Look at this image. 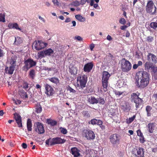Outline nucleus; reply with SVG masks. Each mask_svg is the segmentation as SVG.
<instances>
[{
  "instance_id": "obj_1",
  "label": "nucleus",
  "mask_w": 157,
  "mask_h": 157,
  "mask_svg": "<svg viewBox=\"0 0 157 157\" xmlns=\"http://www.w3.org/2000/svg\"><path fill=\"white\" fill-rule=\"evenodd\" d=\"M149 74L144 71H138L136 73V82L137 86L140 88H144L147 86L149 83Z\"/></svg>"
},
{
  "instance_id": "obj_2",
  "label": "nucleus",
  "mask_w": 157,
  "mask_h": 157,
  "mask_svg": "<svg viewBox=\"0 0 157 157\" xmlns=\"http://www.w3.org/2000/svg\"><path fill=\"white\" fill-rule=\"evenodd\" d=\"M131 101L135 103V107L136 109H138L142 106L143 101L140 98L139 95L135 93H132L131 95Z\"/></svg>"
},
{
  "instance_id": "obj_3",
  "label": "nucleus",
  "mask_w": 157,
  "mask_h": 157,
  "mask_svg": "<svg viewBox=\"0 0 157 157\" xmlns=\"http://www.w3.org/2000/svg\"><path fill=\"white\" fill-rule=\"evenodd\" d=\"M24 64L25 65L22 67V70L27 72L29 69L35 66L36 65V62L30 58L25 60L24 62Z\"/></svg>"
},
{
  "instance_id": "obj_4",
  "label": "nucleus",
  "mask_w": 157,
  "mask_h": 157,
  "mask_svg": "<svg viewBox=\"0 0 157 157\" xmlns=\"http://www.w3.org/2000/svg\"><path fill=\"white\" fill-rule=\"evenodd\" d=\"M132 65L130 62L125 58H123L121 61V68L124 72L129 71L132 68Z\"/></svg>"
},
{
  "instance_id": "obj_5",
  "label": "nucleus",
  "mask_w": 157,
  "mask_h": 157,
  "mask_svg": "<svg viewBox=\"0 0 157 157\" xmlns=\"http://www.w3.org/2000/svg\"><path fill=\"white\" fill-rule=\"evenodd\" d=\"M156 8L152 0L148 1L146 6V10L147 13L151 15L155 14Z\"/></svg>"
},
{
  "instance_id": "obj_6",
  "label": "nucleus",
  "mask_w": 157,
  "mask_h": 157,
  "mask_svg": "<svg viewBox=\"0 0 157 157\" xmlns=\"http://www.w3.org/2000/svg\"><path fill=\"white\" fill-rule=\"evenodd\" d=\"M87 80V77L86 75L84 74L79 75L77 79L78 85H80V87L82 88L85 87Z\"/></svg>"
},
{
  "instance_id": "obj_7",
  "label": "nucleus",
  "mask_w": 157,
  "mask_h": 157,
  "mask_svg": "<svg viewBox=\"0 0 157 157\" xmlns=\"http://www.w3.org/2000/svg\"><path fill=\"white\" fill-rule=\"evenodd\" d=\"M110 75L107 72L104 71L102 73V83L104 88L107 89L108 85V80Z\"/></svg>"
},
{
  "instance_id": "obj_8",
  "label": "nucleus",
  "mask_w": 157,
  "mask_h": 157,
  "mask_svg": "<svg viewBox=\"0 0 157 157\" xmlns=\"http://www.w3.org/2000/svg\"><path fill=\"white\" fill-rule=\"evenodd\" d=\"M83 135L87 140H91L94 139L95 137L94 132L89 129H84L83 131Z\"/></svg>"
},
{
  "instance_id": "obj_9",
  "label": "nucleus",
  "mask_w": 157,
  "mask_h": 157,
  "mask_svg": "<svg viewBox=\"0 0 157 157\" xmlns=\"http://www.w3.org/2000/svg\"><path fill=\"white\" fill-rule=\"evenodd\" d=\"M47 44L41 40L36 41L34 43L35 48L37 51H39L46 47Z\"/></svg>"
},
{
  "instance_id": "obj_10",
  "label": "nucleus",
  "mask_w": 157,
  "mask_h": 157,
  "mask_svg": "<svg viewBox=\"0 0 157 157\" xmlns=\"http://www.w3.org/2000/svg\"><path fill=\"white\" fill-rule=\"evenodd\" d=\"M120 140V136L117 134H114L110 137V141L113 146L119 144Z\"/></svg>"
},
{
  "instance_id": "obj_11",
  "label": "nucleus",
  "mask_w": 157,
  "mask_h": 157,
  "mask_svg": "<svg viewBox=\"0 0 157 157\" xmlns=\"http://www.w3.org/2000/svg\"><path fill=\"white\" fill-rule=\"evenodd\" d=\"M133 152L135 155V157H145L144 149L142 148L139 147L134 149Z\"/></svg>"
},
{
  "instance_id": "obj_12",
  "label": "nucleus",
  "mask_w": 157,
  "mask_h": 157,
  "mask_svg": "<svg viewBox=\"0 0 157 157\" xmlns=\"http://www.w3.org/2000/svg\"><path fill=\"white\" fill-rule=\"evenodd\" d=\"M45 93L48 96H52L55 93V91L53 87L48 84L45 85Z\"/></svg>"
},
{
  "instance_id": "obj_13",
  "label": "nucleus",
  "mask_w": 157,
  "mask_h": 157,
  "mask_svg": "<svg viewBox=\"0 0 157 157\" xmlns=\"http://www.w3.org/2000/svg\"><path fill=\"white\" fill-rule=\"evenodd\" d=\"M52 139V144L53 145L63 144L65 141V140L59 137L53 138Z\"/></svg>"
},
{
  "instance_id": "obj_14",
  "label": "nucleus",
  "mask_w": 157,
  "mask_h": 157,
  "mask_svg": "<svg viewBox=\"0 0 157 157\" xmlns=\"http://www.w3.org/2000/svg\"><path fill=\"white\" fill-rule=\"evenodd\" d=\"M94 64L92 62L88 63L85 64L83 67L84 71L86 72L89 73L90 72L92 69Z\"/></svg>"
},
{
  "instance_id": "obj_15",
  "label": "nucleus",
  "mask_w": 157,
  "mask_h": 157,
  "mask_svg": "<svg viewBox=\"0 0 157 157\" xmlns=\"http://www.w3.org/2000/svg\"><path fill=\"white\" fill-rule=\"evenodd\" d=\"M147 59L149 61H151L153 63H157V56L151 53H148L147 55Z\"/></svg>"
},
{
  "instance_id": "obj_16",
  "label": "nucleus",
  "mask_w": 157,
  "mask_h": 157,
  "mask_svg": "<svg viewBox=\"0 0 157 157\" xmlns=\"http://www.w3.org/2000/svg\"><path fill=\"white\" fill-rule=\"evenodd\" d=\"M14 118L18 125V127H22V125L21 122V118L20 115L19 114L15 113L14 114Z\"/></svg>"
},
{
  "instance_id": "obj_17",
  "label": "nucleus",
  "mask_w": 157,
  "mask_h": 157,
  "mask_svg": "<svg viewBox=\"0 0 157 157\" xmlns=\"http://www.w3.org/2000/svg\"><path fill=\"white\" fill-rule=\"evenodd\" d=\"M90 122L92 124L98 125L100 128L102 127V121L100 120L94 119H92Z\"/></svg>"
},
{
  "instance_id": "obj_18",
  "label": "nucleus",
  "mask_w": 157,
  "mask_h": 157,
  "mask_svg": "<svg viewBox=\"0 0 157 157\" xmlns=\"http://www.w3.org/2000/svg\"><path fill=\"white\" fill-rule=\"evenodd\" d=\"M46 123L51 127H55L57 124V122L51 118H48L46 119Z\"/></svg>"
},
{
  "instance_id": "obj_19",
  "label": "nucleus",
  "mask_w": 157,
  "mask_h": 157,
  "mask_svg": "<svg viewBox=\"0 0 157 157\" xmlns=\"http://www.w3.org/2000/svg\"><path fill=\"white\" fill-rule=\"evenodd\" d=\"M71 153L74 155V157H78L79 156L80 154L79 151L76 147H73L71 149Z\"/></svg>"
},
{
  "instance_id": "obj_20",
  "label": "nucleus",
  "mask_w": 157,
  "mask_h": 157,
  "mask_svg": "<svg viewBox=\"0 0 157 157\" xmlns=\"http://www.w3.org/2000/svg\"><path fill=\"white\" fill-rule=\"evenodd\" d=\"M15 41L13 43L14 45H19L22 43L23 41L22 38L20 37L17 36L15 37Z\"/></svg>"
},
{
  "instance_id": "obj_21",
  "label": "nucleus",
  "mask_w": 157,
  "mask_h": 157,
  "mask_svg": "<svg viewBox=\"0 0 157 157\" xmlns=\"http://www.w3.org/2000/svg\"><path fill=\"white\" fill-rule=\"evenodd\" d=\"M15 68L10 66L8 67H6L5 69V71L6 73L8 74L9 75H12L15 70Z\"/></svg>"
},
{
  "instance_id": "obj_22",
  "label": "nucleus",
  "mask_w": 157,
  "mask_h": 157,
  "mask_svg": "<svg viewBox=\"0 0 157 157\" xmlns=\"http://www.w3.org/2000/svg\"><path fill=\"white\" fill-rule=\"evenodd\" d=\"M121 109L124 112H128L130 110L131 106L128 103H126L125 105L121 106Z\"/></svg>"
},
{
  "instance_id": "obj_23",
  "label": "nucleus",
  "mask_w": 157,
  "mask_h": 157,
  "mask_svg": "<svg viewBox=\"0 0 157 157\" xmlns=\"http://www.w3.org/2000/svg\"><path fill=\"white\" fill-rule=\"evenodd\" d=\"M19 94L21 97L22 98H28L27 93L22 89L20 90H19Z\"/></svg>"
},
{
  "instance_id": "obj_24",
  "label": "nucleus",
  "mask_w": 157,
  "mask_h": 157,
  "mask_svg": "<svg viewBox=\"0 0 157 157\" xmlns=\"http://www.w3.org/2000/svg\"><path fill=\"white\" fill-rule=\"evenodd\" d=\"M152 65V63L150 62H146L144 64L145 70L149 71L150 70Z\"/></svg>"
},
{
  "instance_id": "obj_25",
  "label": "nucleus",
  "mask_w": 157,
  "mask_h": 157,
  "mask_svg": "<svg viewBox=\"0 0 157 157\" xmlns=\"http://www.w3.org/2000/svg\"><path fill=\"white\" fill-rule=\"evenodd\" d=\"M44 53L46 56H51V55L52 54L54 53L53 50L51 48H49L45 50H44Z\"/></svg>"
},
{
  "instance_id": "obj_26",
  "label": "nucleus",
  "mask_w": 157,
  "mask_h": 157,
  "mask_svg": "<svg viewBox=\"0 0 157 157\" xmlns=\"http://www.w3.org/2000/svg\"><path fill=\"white\" fill-rule=\"evenodd\" d=\"M88 101L91 104H97V98H95L94 97H91L88 98Z\"/></svg>"
},
{
  "instance_id": "obj_27",
  "label": "nucleus",
  "mask_w": 157,
  "mask_h": 157,
  "mask_svg": "<svg viewBox=\"0 0 157 157\" xmlns=\"http://www.w3.org/2000/svg\"><path fill=\"white\" fill-rule=\"evenodd\" d=\"M48 80L51 82L57 85L59 83V79L56 77H53L48 78Z\"/></svg>"
},
{
  "instance_id": "obj_28",
  "label": "nucleus",
  "mask_w": 157,
  "mask_h": 157,
  "mask_svg": "<svg viewBox=\"0 0 157 157\" xmlns=\"http://www.w3.org/2000/svg\"><path fill=\"white\" fill-rule=\"evenodd\" d=\"M75 17L77 20L80 22H84L86 20V19L85 17H82L79 14L76 15Z\"/></svg>"
},
{
  "instance_id": "obj_29",
  "label": "nucleus",
  "mask_w": 157,
  "mask_h": 157,
  "mask_svg": "<svg viewBox=\"0 0 157 157\" xmlns=\"http://www.w3.org/2000/svg\"><path fill=\"white\" fill-rule=\"evenodd\" d=\"M44 52V50L38 52L37 53V57L38 58L41 59L42 58L45 57L46 56Z\"/></svg>"
},
{
  "instance_id": "obj_30",
  "label": "nucleus",
  "mask_w": 157,
  "mask_h": 157,
  "mask_svg": "<svg viewBox=\"0 0 157 157\" xmlns=\"http://www.w3.org/2000/svg\"><path fill=\"white\" fill-rule=\"evenodd\" d=\"M10 67L15 68L16 65V61L15 60L11 58L10 61Z\"/></svg>"
},
{
  "instance_id": "obj_31",
  "label": "nucleus",
  "mask_w": 157,
  "mask_h": 157,
  "mask_svg": "<svg viewBox=\"0 0 157 157\" xmlns=\"http://www.w3.org/2000/svg\"><path fill=\"white\" fill-rule=\"evenodd\" d=\"M152 109V107L149 105H147L146 107V110L147 113V116L149 117L151 116V111Z\"/></svg>"
},
{
  "instance_id": "obj_32",
  "label": "nucleus",
  "mask_w": 157,
  "mask_h": 157,
  "mask_svg": "<svg viewBox=\"0 0 157 157\" xmlns=\"http://www.w3.org/2000/svg\"><path fill=\"white\" fill-rule=\"evenodd\" d=\"M97 103H98L99 104L104 105L105 103V101L104 98L100 97L97 98Z\"/></svg>"
},
{
  "instance_id": "obj_33",
  "label": "nucleus",
  "mask_w": 157,
  "mask_h": 157,
  "mask_svg": "<svg viewBox=\"0 0 157 157\" xmlns=\"http://www.w3.org/2000/svg\"><path fill=\"white\" fill-rule=\"evenodd\" d=\"M136 116V114L133 115L132 117L127 119L126 120V122L127 124H130L135 119Z\"/></svg>"
},
{
  "instance_id": "obj_34",
  "label": "nucleus",
  "mask_w": 157,
  "mask_h": 157,
  "mask_svg": "<svg viewBox=\"0 0 157 157\" xmlns=\"http://www.w3.org/2000/svg\"><path fill=\"white\" fill-rule=\"evenodd\" d=\"M36 112L37 113H40L42 111V108L40 104L37 103L36 105Z\"/></svg>"
},
{
  "instance_id": "obj_35",
  "label": "nucleus",
  "mask_w": 157,
  "mask_h": 157,
  "mask_svg": "<svg viewBox=\"0 0 157 157\" xmlns=\"http://www.w3.org/2000/svg\"><path fill=\"white\" fill-rule=\"evenodd\" d=\"M150 26L151 28L155 29L157 28V22H151L150 23Z\"/></svg>"
},
{
  "instance_id": "obj_36",
  "label": "nucleus",
  "mask_w": 157,
  "mask_h": 157,
  "mask_svg": "<svg viewBox=\"0 0 157 157\" xmlns=\"http://www.w3.org/2000/svg\"><path fill=\"white\" fill-rule=\"evenodd\" d=\"M29 75L30 78L33 79H34L35 76V70L33 69L31 70L29 72Z\"/></svg>"
},
{
  "instance_id": "obj_37",
  "label": "nucleus",
  "mask_w": 157,
  "mask_h": 157,
  "mask_svg": "<svg viewBox=\"0 0 157 157\" xmlns=\"http://www.w3.org/2000/svg\"><path fill=\"white\" fill-rule=\"evenodd\" d=\"M66 89L67 91H69L70 93L75 94L76 92V91L75 90L72 89L69 85L66 87Z\"/></svg>"
},
{
  "instance_id": "obj_38",
  "label": "nucleus",
  "mask_w": 157,
  "mask_h": 157,
  "mask_svg": "<svg viewBox=\"0 0 157 157\" xmlns=\"http://www.w3.org/2000/svg\"><path fill=\"white\" fill-rule=\"evenodd\" d=\"M82 113L83 116L85 117L88 118L90 117V115L87 111L83 110Z\"/></svg>"
},
{
  "instance_id": "obj_39",
  "label": "nucleus",
  "mask_w": 157,
  "mask_h": 157,
  "mask_svg": "<svg viewBox=\"0 0 157 157\" xmlns=\"http://www.w3.org/2000/svg\"><path fill=\"white\" fill-rule=\"evenodd\" d=\"M22 86L23 88L26 90H27V89L29 87L28 83L25 81L23 82Z\"/></svg>"
},
{
  "instance_id": "obj_40",
  "label": "nucleus",
  "mask_w": 157,
  "mask_h": 157,
  "mask_svg": "<svg viewBox=\"0 0 157 157\" xmlns=\"http://www.w3.org/2000/svg\"><path fill=\"white\" fill-rule=\"evenodd\" d=\"M35 131L39 134H42L44 132V128H36Z\"/></svg>"
},
{
  "instance_id": "obj_41",
  "label": "nucleus",
  "mask_w": 157,
  "mask_h": 157,
  "mask_svg": "<svg viewBox=\"0 0 157 157\" xmlns=\"http://www.w3.org/2000/svg\"><path fill=\"white\" fill-rule=\"evenodd\" d=\"M151 73H155L157 72V67L155 65H153L150 70Z\"/></svg>"
},
{
  "instance_id": "obj_42",
  "label": "nucleus",
  "mask_w": 157,
  "mask_h": 157,
  "mask_svg": "<svg viewBox=\"0 0 157 157\" xmlns=\"http://www.w3.org/2000/svg\"><path fill=\"white\" fill-rule=\"evenodd\" d=\"M34 125L36 126L37 128H44L43 124L39 122H36L34 124Z\"/></svg>"
},
{
  "instance_id": "obj_43",
  "label": "nucleus",
  "mask_w": 157,
  "mask_h": 157,
  "mask_svg": "<svg viewBox=\"0 0 157 157\" xmlns=\"http://www.w3.org/2000/svg\"><path fill=\"white\" fill-rule=\"evenodd\" d=\"M27 128H31L32 127V121L30 119H28L27 123Z\"/></svg>"
},
{
  "instance_id": "obj_44",
  "label": "nucleus",
  "mask_w": 157,
  "mask_h": 157,
  "mask_svg": "<svg viewBox=\"0 0 157 157\" xmlns=\"http://www.w3.org/2000/svg\"><path fill=\"white\" fill-rule=\"evenodd\" d=\"M156 124L155 122L150 123L148 124V128H154L156 126Z\"/></svg>"
},
{
  "instance_id": "obj_45",
  "label": "nucleus",
  "mask_w": 157,
  "mask_h": 157,
  "mask_svg": "<svg viewBox=\"0 0 157 157\" xmlns=\"http://www.w3.org/2000/svg\"><path fill=\"white\" fill-rule=\"evenodd\" d=\"M0 21L2 22L5 21V16L2 13L0 14Z\"/></svg>"
},
{
  "instance_id": "obj_46",
  "label": "nucleus",
  "mask_w": 157,
  "mask_h": 157,
  "mask_svg": "<svg viewBox=\"0 0 157 157\" xmlns=\"http://www.w3.org/2000/svg\"><path fill=\"white\" fill-rule=\"evenodd\" d=\"M52 140L51 138H50L46 140L45 143L47 145H53L52 144Z\"/></svg>"
},
{
  "instance_id": "obj_47",
  "label": "nucleus",
  "mask_w": 157,
  "mask_h": 157,
  "mask_svg": "<svg viewBox=\"0 0 157 157\" xmlns=\"http://www.w3.org/2000/svg\"><path fill=\"white\" fill-rule=\"evenodd\" d=\"M13 29H16L21 30V29L19 27L17 23H13Z\"/></svg>"
},
{
  "instance_id": "obj_48",
  "label": "nucleus",
  "mask_w": 157,
  "mask_h": 157,
  "mask_svg": "<svg viewBox=\"0 0 157 157\" xmlns=\"http://www.w3.org/2000/svg\"><path fill=\"white\" fill-rule=\"evenodd\" d=\"M61 132L63 134H65L67 132V130L65 128H60Z\"/></svg>"
},
{
  "instance_id": "obj_49",
  "label": "nucleus",
  "mask_w": 157,
  "mask_h": 157,
  "mask_svg": "<svg viewBox=\"0 0 157 157\" xmlns=\"http://www.w3.org/2000/svg\"><path fill=\"white\" fill-rule=\"evenodd\" d=\"M154 38L151 36H148L147 38V41L148 42H151L153 41Z\"/></svg>"
},
{
  "instance_id": "obj_50",
  "label": "nucleus",
  "mask_w": 157,
  "mask_h": 157,
  "mask_svg": "<svg viewBox=\"0 0 157 157\" xmlns=\"http://www.w3.org/2000/svg\"><path fill=\"white\" fill-rule=\"evenodd\" d=\"M139 140L140 142L141 143H144L145 142V140L143 136L140 137Z\"/></svg>"
},
{
  "instance_id": "obj_51",
  "label": "nucleus",
  "mask_w": 157,
  "mask_h": 157,
  "mask_svg": "<svg viewBox=\"0 0 157 157\" xmlns=\"http://www.w3.org/2000/svg\"><path fill=\"white\" fill-rule=\"evenodd\" d=\"M119 22L121 24L124 25L126 23V21L124 18H121Z\"/></svg>"
},
{
  "instance_id": "obj_52",
  "label": "nucleus",
  "mask_w": 157,
  "mask_h": 157,
  "mask_svg": "<svg viewBox=\"0 0 157 157\" xmlns=\"http://www.w3.org/2000/svg\"><path fill=\"white\" fill-rule=\"evenodd\" d=\"M52 2H53L54 5L59 6V3L57 0H52Z\"/></svg>"
},
{
  "instance_id": "obj_53",
  "label": "nucleus",
  "mask_w": 157,
  "mask_h": 157,
  "mask_svg": "<svg viewBox=\"0 0 157 157\" xmlns=\"http://www.w3.org/2000/svg\"><path fill=\"white\" fill-rule=\"evenodd\" d=\"M70 72L71 74L73 75H76L77 73V70L76 69V70H71L70 71Z\"/></svg>"
},
{
  "instance_id": "obj_54",
  "label": "nucleus",
  "mask_w": 157,
  "mask_h": 157,
  "mask_svg": "<svg viewBox=\"0 0 157 157\" xmlns=\"http://www.w3.org/2000/svg\"><path fill=\"white\" fill-rule=\"evenodd\" d=\"M137 135L139 137L141 136H143L142 133L141 132V131L140 130H138L137 131Z\"/></svg>"
},
{
  "instance_id": "obj_55",
  "label": "nucleus",
  "mask_w": 157,
  "mask_h": 157,
  "mask_svg": "<svg viewBox=\"0 0 157 157\" xmlns=\"http://www.w3.org/2000/svg\"><path fill=\"white\" fill-rule=\"evenodd\" d=\"M87 2L88 3L89 2V0H81L80 1V3L81 5H83Z\"/></svg>"
},
{
  "instance_id": "obj_56",
  "label": "nucleus",
  "mask_w": 157,
  "mask_h": 157,
  "mask_svg": "<svg viewBox=\"0 0 157 157\" xmlns=\"http://www.w3.org/2000/svg\"><path fill=\"white\" fill-rule=\"evenodd\" d=\"M73 5L74 6H77L79 5V2L78 1H76L73 2Z\"/></svg>"
},
{
  "instance_id": "obj_57",
  "label": "nucleus",
  "mask_w": 157,
  "mask_h": 157,
  "mask_svg": "<svg viewBox=\"0 0 157 157\" xmlns=\"http://www.w3.org/2000/svg\"><path fill=\"white\" fill-rule=\"evenodd\" d=\"M75 39L78 40L82 41V38L79 36H75Z\"/></svg>"
},
{
  "instance_id": "obj_58",
  "label": "nucleus",
  "mask_w": 157,
  "mask_h": 157,
  "mask_svg": "<svg viewBox=\"0 0 157 157\" xmlns=\"http://www.w3.org/2000/svg\"><path fill=\"white\" fill-rule=\"evenodd\" d=\"M4 55L3 50L0 48V57H3Z\"/></svg>"
},
{
  "instance_id": "obj_59",
  "label": "nucleus",
  "mask_w": 157,
  "mask_h": 157,
  "mask_svg": "<svg viewBox=\"0 0 157 157\" xmlns=\"http://www.w3.org/2000/svg\"><path fill=\"white\" fill-rule=\"evenodd\" d=\"M8 27L10 29H13V23H10L9 24Z\"/></svg>"
},
{
  "instance_id": "obj_60",
  "label": "nucleus",
  "mask_w": 157,
  "mask_h": 157,
  "mask_svg": "<svg viewBox=\"0 0 157 157\" xmlns=\"http://www.w3.org/2000/svg\"><path fill=\"white\" fill-rule=\"evenodd\" d=\"M106 39L108 40L109 41H111L113 39L112 37L109 35H108L107 36Z\"/></svg>"
},
{
  "instance_id": "obj_61",
  "label": "nucleus",
  "mask_w": 157,
  "mask_h": 157,
  "mask_svg": "<svg viewBox=\"0 0 157 157\" xmlns=\"http://www.w3.org/2000/svg\"><path fill=\"white\" fill-rule=\"evenodd\" d=\"M95 46L94 44H92L90 46V49L91 51H92Z\"/></svg>"
},
{
  "instance_id": "obj_62",
  "label": "nucleus",
  "mask_w": 157,
  "mask_h": 157,
  "mask_svg": "<svg viewBox=\"0 0 157 157\" xmlns=\"http://www.w3.org/2000/svg\"><path fill=\"white\" fill-rule=\"evenodd\" d=\"M21 101L19 100H18V99H17L15 101V103L16 104H20L21 103Z\"/></svg>"
},
{
  "instance_id": "obj_63",
  "label": "nucleus",
  "mask_w": 157,
  "mask_h": 157,
  "mask_svg": "<svg viewBox=\"0 0 157 157\" xmlns=\"http://www.w3.org/2000/svg\"><path fill=\"white\" fill-rule=\"evenodd\" d=\"M22 146L23 148L24 149H25L27 147V145L25 143H23L22 144Z\"/></svg>"
},
{
  "instance_id": "obj_64",
  "label": "nucleus",
  "mask_w": 157,
  "mask_h": 157,
  "mask_svg": "<svg viewBox=\"0 0 157 157\" xmlns=\"http://www.w3.org/2000/svg\"><path fill=\"white\" fill-rule=\"evenodd\" d=\"M71 21V20L70 18L67 17V18L66 20L65 21V22L66 23H67L70 22Z\"/></svg>"
}]
</instances>
